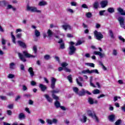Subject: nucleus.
Masks as SVG:
<instances>
[{"mask_svg": "<svg viewBox=\"0 0 125 125\" xmlns=\"http://www.w3.org/2000/svg\"><path fill=\"white\" fill-rule=\"evenodd\" d=\"M26 10H27V11H31V12H37V13H41L42 12V11L38 10L37 7L34 6H30L29 5L27 6Z\"/></svg>", "mask_w": 125, "mask_h": 125, "instance_id": "obj_1", "label": "nucleus"}, {"mask_svg": "<svg viewBox=\"0 0 125 125\" xmlns=\"http://www.w3.org/2000/svg\"><path fill=\"white\" fill-rule=\"evenodd\" d=\"M87 114L89 117H91V118H93L94 120H95V121L98 123L99 122V120H98V118H97V116H96V115H95V112L94 111H91V110H88Z\"/></svg>", "mask_w": 125, "mask_h": 125, "instance_id": "obj_2", "label": "nucleus"}, {"mask_svg": "<svg viewBox=\"0 0 125 125\" xmlns=\"http://www.w3.org/2000/svg\"><path fill=\"white\" fill-rule=\"evenodd\" d=\"M85 93H87L88 95H91V93L87 90H84V89H82L81 91H80L78 95L79 96H84V95H85Z\"/></svg>", "mask_w": 125, "mask_h": 125, "instance_id": "obj_3", "label": "nucleus"}, {"mask_svg": "<svg viewBox=\"0 0 125 125\" xmlns=\"http://www.w3.org/2000/svg\"><path fill=\"white\" fill-rule=\"evenodd\" d=\"M99 49L100 52L95 51L93 52V54L95 55H99L100 58H103V57H105V54L101 53V52H102V48L100 47L99 48Z\"/></svg>", "mask_w": 125, "mask_h": 125, "instance_id": "obj_4", "label": "nucleus"}, {"mask_svg": "<svg viewBox=\"0 0 125 125\" xmlns=\"http://www.w3.org/2000/svg\"><path fill=\"white\" fill-rule=\"evenodd\" d=\"M94 36L95 39L98 40V41H101L102 39H103V35H102L100 32H95Z\"/></svg>", "mask_w": 125, "mask_h": 125, "instance_id": "obj_5", "label": "nucleus"}, {"mask_svg": "<svg viewBox=\"0 0 125 125\" xmlns=\"http://www.w3.org/2000/svg\"><path fill=\"white\" fill-rule=\"evenodd\" d=\"M118 20L120 23L121 27L125 28V18L123 17L118 18Z\"/></svg>", "mask_w": 125, "mask_h": 125, "instance_id": "obj_6", "label": "nucleus"}, {"mask_svg": "<svg viewBox=\"0 0 125 125\" xmlns=\"http://www.w3.org/2000/svg\"><path fill=\"white\" fill-rule=\"evenodd\" d=\"M69 55H73V54H74V53H75V52L77 50V49L74 46H70L69 47Z\"/></svg>", "mask_w": 125, "mask_h": 125, "instance_id": "obj_7", "label": "nucleus"}, {"mask_svg": "<svg viewBox=\"0 0 125 125\" xmlns=\"http://www.w3.org/2000/svg\"><path fill=\"white\" fill-rule=\"evenodd\" d=\"M62 29L65 31H67V30H72V26L69 24L68 23H65L64 25L62 26Z\"/></svg>", "mask_w": 125, "mask_h": 125, "instance_id": "obj_8", "label": "nucleus"}, {"mask_svg": "<svg viewBox=\"0 0 125 125\" xmlns=\"http://www.w3.org/2000/svg\"><path fill=\"white\" fill-rule=\"evenodd\" d=\"M23 54L26 57V58H36V56H34L29 54L27 51H23Z\"/></svg>", "mask_w": 125, "mask_h": 125, "instance_id": "obj_9", "label": "nucleus"}, {"mask_svg": "<svg viewBox=\"0 0 125 125\" xmlns=\"http://www.w3.org/2000/svg\"><path fill=\"white\" fill-rule=\"evenodd\" d=\"M88 102L90 105H93V104H97L98 101L97 100H95L91 97H89L88 99Z\"/></svg>", "mask_w": 125, "mask_h": 125, "instance_id": "obj_10", "label": "nucleus"}, {"mask_svg": "<svg viewBox=\"0 0 125 125\" xmlns=\"http://www.w3.org/2000/svg\"><path fill=\"white\" fill-rule=\"evenodd\" d=\"M18 55L20 60H21V61H22V62H26L27 61L26 59H25V57L24 56V55H23V54L21 53H18Z\"/></svg>", "mask_w": 125, "mask_h": 125, "instance_id": "obj_11", "label": "nucleus"}, {"mask_svg": "<svg viewBox=\"0 0 125 125\" xmlns=\"http://www.w3.org/2000/svg\"><path fill=\"white\" fill-rule=\"evenodd\" d=\"M51 87L52 89H54L55 88V83H56V79L52 77L51 80Z\"/></svg>", "mask_w": 125, "mask_h": 125, "instance_id": "obj_12", "label": "nucleus"}, {"mask_svg": "<svg viewBox=\"0 0 125 125\" xmlns=\"http://www.w3.org/2000/svg\"><path fill=\"white\" fill-rule=\"evenodd\" d=\"M80 121L83 124H84L86 123V121H87V117L85 115H83L80 118Z\"/></svg>", "mask_w": 125, "mask_h": 125, "instance_id": "obj_13", "label": "nucleus"}, {"mask_svg": "<svg viewBox=\"0 0 125 125\" xmlns=\"http://www.w3.org/2000/svg\"><path fill=\"white\" fill-rule=\"evenodd\" d=\"M108 4V1L107 0H103L100 3V5H101V7L102 8H104V7H106L107 6V5Z\"/></svg>", "mask_w": 125, "mask_h": 125, "instance_id": "obj_14", "label": "nucleus"}, {"mask_svg": "<svg viewBox=\"0 0 125 125\" xmlns=\"http://www.w3.org/2000/svg\"><path fill=\"white\" fill-rule=\"evenodd\" d=\"M44 97L45 98H46V100L48 101V102H49L50 103H52V101H53V99L51 98L49 95L47 94H44Z\"/></svg>", "mask_w": 125, "mask_h": 125, "instance_id": "obj_15", "label": "nucleus"}, {"mask_svg": "<svg viewBox=\"0 0 125 125\" xmlns=\"http://www.w3.org/2000/svg\"><path fill=\"white\" fill-rule=\"evenodd\" d=\"M39 87L43 92H44V91L47 89V87H46L45 85H43L42 84H40Z\"/></svg>", "mask_w": 125, "mask_h": 125, "instance_id": "obj_16", "label": "nucleus"}, {"mask_svg": "<svg viewBox=\"0 0 125 125\" xmlns=\"http://www.w3.org/2000/svg\"><path fill=\"white\" fill-rule=\"evenodd\" d=\"M58 42V43H60V48L62 49H64V48H65V44H64V42H63V40L62 39H60Z\"/></svg>", "mask_w": 125, "mask_h": 125, "instance_id": "obj_17", "label": "nucleus"}, {"mask_svg": "<svg viewBox=\"0 0 125 125\" xmlns=\"http://www.w3.org/2000/svg\"><path fill=\"white\" fill-rule=\"evenodd\" d=\"M28 73H29L30 77H31V78H33V77L35 76V72H34V70H33L32 67H29L28 68Z\"/></svg>", "mask_w": 125, "mask_h": 125, "instance_id": "obj_18", "label": "nucleus"}, {"mask_svg": "<svg viewBox=\"0 0 125 125\" xmlns=\"http://www.w3.org/2000/svg\"><path fill=\"white\" fill-rule=\"evenodd\" d=\"M18 42L19 45L21 46V47H23V48H27V46H26V44L22 42V41H18Z\"/></svg>", "mask_w": 125, "mask_h": 125, "instance_id": "obj_19", "label": "nucleus"}, {"mask_svg": "<svg viewBox=\"0 0 125 125\" xmlns=\"http://www.w3.org/2000/svg\"><path fill=\"white\" fill-rule=\"evenodd\" d=\"M9 68L11 70H14V69H15V68H16V65L15 64V63L12 62H11L9 64Z\"/></svg>", "mask_w": 125, "mask_h": 125, "instance_id": "obj_20", "label": "nucleus"}, {"mask_svg": "<svg viewBox=\"0 0 125 125\" xmlns=\"http://www.w3.org/2000/svg\"><path fill=\"white\" fill-rule=\"evenodd\" d=\"M117 10L119 13H120L121 15L125 16V11H124V9H122V8H118Z\"/></svg>", "mask_w": 125, "mask_h": 125, "instance_id": "obj_21", "label": "nucleus"}, {"mask_svg": "<svg viewBox=\"0 0 125 125\" xmlns=\"http://www.w3.org/2000/svg\"><path fill=\"white\" fill-rule=\"evenodd\" d=\"M47 2L42 0L39 3L38 5H39L40 6H44V5H47Z\"/></svg>", "mask_w": 125, "mask_h": 125, "instance_id": "obj_22", "label": "nucleus"}, {"mask_svg": "<svg viewBox=\"0 0 125 125\" xmlns=\"http://www.w3.org/2000/svg\"><path fill=\"white\" fill-rule=\"evenodd\" d=\"M19 120H23L25 119L26 116H25V114L23 113H21L19 114V117H18Z\"/></svg>", "mask_w": 125, "mask_h": 125, "instance_id": "obj_23", "label": "nucleus"}, {"mask_svg": "<svg viewBox=\"0 0 125 125\" xmlns=\"http://www.w3.org/2000/svg\"><path fill=\"white\" fill-rule=\"evenodd\" d=\"M7 5V1L5 0L0 1V6H1L2 7L3 6H6Z\"/></svg>", "mask_w": 125, "mask_h": 125, "instance_id": "obj_24", "label": "nucleus"}, {"mask_svg": "<svg viewBox=\"0 0 125 125\" xmlns=\"http://www.w3.org/2000/svg\"><path fill=\"white\" fill-rule=\"evenodd\" d=\"M115 119L116 118L115 117V115H111L108 117V120L110 121V122H114Z\"/></svg>", "mask_w": 125, "mask_h": 125, "instance_id": "obj_25", "label": "nucleus"}, {"mask_svg": "<svg viewBox=\"0 0 125 125\" xmlns=\"http://www.w3.org/2000/svg\"><path fill=\"white\" fill-rule=\"evenodd\" d=\"M54 105L56 108H57V109H58V108H60V106H61V104H60V102L58 101H55L54 103Z\"/></svg>", "mask_w": 125, "mask_h": 125, "instance_id": "obj_26", "label": "nucleus"}, {"mask_svg": "<svg viewBox=\"0 0 125 125\" xmlns=\"http://www.w3.org/2000/svg\"><path fill=\"white\" fill-rule=\"evenodd\" d=\"M93 80V77L92 76H91L90 77V85L92 87H96V86H95V85L92 83Z\"/></svg>", "mask_w": 125, "mask_h": 125, "instance_id": "obj_27", "label": "nucleus"}, {"mask_svg": "<svg viewBox=\"0 0 125 125\" xmlns=\"http://www.w3.org/2000/svg\"><path fill=\"white\" fill-rule=\"evenodd\" d=\"M13 9V11H16V8L14 7L12 5L9 4L7 6V9Z\"/></svg>", "mask_w": 125, "mask_h": 125, "instance_id": "obj_28", "label": "nucleus"}, {"mask_svg": "<svg viewBox=\"0 0 125 125\" xmlns=\"http://www.w3.org/2000/svg\"><path fill=\"white\" fill-rule=\"evenodd\" d=\"M85 65H86V66H88L89 67H91L92 68H94V67H95L94 63L91 62L85 63Z\"/></svg>", "mask_w": 125, "mask_h": 125, "instance_id": "obj_29", "label": "nucleus"}, {"mask_svg": "<svg viewBox=\"0 0 125 125\" xmlns=\"http://www.w3.org/2000/svg\"><path fill=\"white\" fill-rule=\"evenodd\" d=\"M85 16L87 18H91L92 17V14L90 12H87L85 14Z\"/></svg>", "mask_w": 125, "mask_h": 125, "instance_id": "obj_30", "label": "nucleus"}, {"mask_svg": "<svg viewBox=\"0 0 125 125\" xmlns=\"http://www.w3.org/2000/svg\"><path fill=\"white\" fill-rule=\"evenodd\" d=\"M107 11L109 13H113L115 12V9H114V8H112V7L108 8L107 9Z\"/></svg>", "mask_w": 125, "mask_h": 125, "instance_id": "obj_31", "label": "nucleus"}, {"mask_svg": "<svg viewBox=\"0 0 125 125\" xmlns=\"http://www.w3.org/2000/svg\"><path fill=\"white\" fill-rule=\"evenodd\" d=\"M73 90L76 94H78L79 93V88L77 87H73Z\"/></svg>", "mask_w": 125, "mask_h": 125, "instance_id": "obj_32", "label": "nucleus"}, {"mask_svg": "<svg viewBox=\"0 0 125 125\" xmlns=\"http://www.w3.org/2000/svg\"><path fill=\"white\" fill-rule=\"evenodd\" d=\"M93 6L95 9H97L99 6V3L98 2H95L93 4Z\"/></svg>", "mask_w": 125, "mask_h": 125, "instance_id": "obj_33", "label": "nucleus"}, {"mask_svg": "<svg viewBox=\"0 0 125 125\" xmlns=\"http://www.w3.org/2000/svg\"><path fill=\"white\" fill-rule=\"evenodd\" d=\"M67 78L69 83H73V78H72V75H68Z\"/></svg>", "mask_w": 125, "mask_h": 125, "instance_id": "obj_34", "label": "nucleus"}, {"mask_svg": "<svg viewBox=\"0 0 125 125\" xmlns=\"http://www.w3.org/2000/svg\"><path fill=\"white\" fill-rule=\"evenodd\" d=\"M11 38H12V42L14 43H16V39H15V36L13 35V33L12 32L11 33Z\"/></svg>", "mask_w": 125, "mask_h": 125, "instance_id": "obj_35", "label": "nucleus"}, {"mask_svg": "<svg viewBox=\"0 0 125 125\" xmlns=\"http://www.w3.org/2000/svg\"><path fill=\"white\" fill-rule=\"evenodd\" d=\"M82 74H90V70H89V69L83 70L82 71Z\"/></svg>", "mask_w": 125, "mask_h": 125, "instance_id": "obj_36", "label": "nucleus"}, {"mask_svg": "<svg viewBox=\"0 0 125 125\" xmlns=\"http://www.w3.org/2000/svg\"><path fill=\"white\" fill-rule=\"evenodd\" d=\"M68 65V63L66 62H63L61 63V66L62 67V68H66Z\"/></svg>", "mask_w": 125, "mask_h": 125, "instance_id": "obj_37", "label": "nucleus"}, {"mask_svg": "<svg viewBox=\"0 0 125 125\" xmlns=\"http://www.w3.org/2000/svg\"><path fill=\"white\" fill-rule=\"evenodd\" d=\"M93 94H99L100 93V90L98 89H96L93 91Z\"/></svg>", "mask_w": 125, "mask_h": 125, "instance_id": "obj_38", "label": "nucleus"}, {"mask_svg": "<svg viewBox=\"0 0 125 125\" xmlns=\"http://www.w3.org/2000/svg\"><path fill=\"white\" fill-rule=\"evenodd\" d=\"M93 73H95L96 74H99L98 70L97 69H93L90 71V74H92Z\"/></svg>", "mask_w": 125, "mask_h": 125, "instance_id": "obj_39", "label": "nucleus"}, {"mask_svg": "<svg viewBox=\"0 0 125 125\" xmlns=\"http://www.w3.org/2000/svg\"><path fill=\"white\" fill-rule=\"evenodd\" d=\"M51 58V57L49 55H45L44 56V59H45V60H49Z\"/></svg>", "mask_w": 125, "mask_h": 125, "instance_id": "obj_40", "label": "nucleus"}, {"mask_svg": "<svg viewBox=\"0 0 125 125\" xmlns=\"http://www.w3.org/2000/svg\"><path fill=\"white\" fill-rule=\"evenodd\" d=\"M52 96L54 99L56 100V101H57V100H59V97H58V96H56L55 94H52Z\"/></svg>", "mask_w": 125, "mask_h": 125, "instance_id": "obj_41", "label": "nucleus"}, {"mask_svg": "<svg viewBox=\"0 0 125 125\" xmlns=\"http://www.w3.org/2000/svg\"><path fill=\"white\" fill-rule=\"evenodd\" d=\"M122 124V120L119 119L115 123V125H120Z\"/></svg>", "mask_w": 125, "mask_h": 125, "instance_id": "obj_42", "label": "nucleus"}, {"mask_svg": "<svg viewBox=\"0 0 125 125\" xmlns=\"http://www.w3.org/2000/svg\"><path fill=\"white\" fill-rule=\"evenodd\" d=\"M46 123H47L48 125H52V120L47 119L46 120Z\"/></svg>", "mask_w": 125, "mask_h": 125, "instance_id": "obj_43", "label": "nucleus"}, {"mask_svg": "<svg viewBox=\"0 0 125 125\" xmlns=\"http://www.w3.org/2000/svg\"><path fill=\"white\" fill-rule=\"evenodd\" d=\"M60 90L59 89H57V90H53V91H51L52 93V94H55V93H59Z\"/></svg>", "mask_w": 125, "mask_h": 125, "instance_id": "obj_44", "label": "nucleus"}, {"mask_svg": "<svg viewBox=\"0 0 125 125\" xmlns=\"http://www.w3.org/2000/svg\"><path fill=\"white\" fill-rule=\"evenodd\" d=\"M52 124H55V125H57L58 123V120L56 119H53L52 120Z\"/></svg>", "mask_w": 125, "mask_h": 125, "instance_id": "obj_45", "label": "nucleus"}, {"mask_svg": "<svg viewBox=\"0 0 125 125\" xmlns=\"http://www.w3.org/2000/svg\"><path fill=\"white\" fill-rule=\"evenodd\" d=\"M112 54L114 56H117V55H118V51H117V50H116V49H114L113 50Z\"/></svg>", "mask_w": 125, "mask_h": 125, "instance_id": "obj_46", "label": "nucleus"}, {"mask_svg": "<svg viewBox=\"0 0 125 125\" xmlns=\"http://www.w3.org/2000/svg\"><path fill=\"white\" fill-rule=\"evenodd\" d=\"M33 51H34L35 54H37L38 51V48H37V46H34Z\"/></svg>", "mask_w": 125, "mask_h": 125, "instance_id": "obj_47", "label": "nucleus"}, {"mask_svg": "<svg viewBox=\"0 0 125 125\" xmlns=\"http://www.w3.org/2000/svg\"><path fill=\"white\" fill-rule=\"evenodd\" d=\"M83 42H82L81 41H78L75 44V45L76 46L78 45H81V44H83Z\"/></svg>", "mask_w": 125, "mask_h": 125, "instance_id": "obj_48", "label": "nucleus"}, {"mask_svg": "<svg viewBox=\"0 0 125 125\" xmlns=\"http://www.w3.org/2000/svg\"><path fill=\"white\" fill-rule=\"evenodd\" d=\"M76 82L79 86H83V84L79 81V79H78V78L76 79Z\"/></svg>", "mask_w": 125, "mask_h": 125, "instance_id": "obj_49", "label": "nucleus"}, {"mask_svg": "<svg viewBox=\"0 0 125 125\" xmlns=\"http://www.w3.org/2000/svg\"><path fill=\"white\" fill-rule=\"evenodd\" d=\"M31 96H32V95L30 94H24L23 95V97H26V98H29V97H31Z\"/></svg>", "mask_w": 125, "mask_h": 125, "instance_id": "obj_50", "label": "nucleus"}, {"mask_svg": "<svg viewBox=\"0 0 125 125\" xmlns=\"http://www.w3.org/2000/svg\"><path fill=\"white\" fill-rule=\"evenodd\" d=\"M105 10H101L99 12V15L101 16H103V15H104V12H105Z\"/></svg>", "mask_w": 125, "mask_h": 125, "instance_id": "obj_51", "label": "nucleus"}, {"mask_svg": "<svg viewBox=\"0 0 125 125\" xmlns=\"http://www.w3.org/2000/svg\"><path fill=\"white\" fill-rule=\"evenodd\" d=\"M15 76L14 74H10L8 75V78L9 79H13V78H14Z\"/></svg>", "mask_w": 125, "mask_h": 125, "instance_id": "obj_52", "label": "nucleus"}, {"mask_svg": "<svg viewBox=\"0 0 125 125\" xmlns=\"http://www.w3.org/2000/svg\"><path fill=\"white\" fill-rule=\"evenodd\" d=\"M66 11H67L68 12H70V13H74V10H73V9H72L67 8L66 9Z\"/></svg>", "mask_w": 125, "mask_h": 125, "instance_id": "obj_53", "label": "nucleus"}, {"mask_svg": "<svg viewBox=\"0 0 125 125\" xmlns=\"http://www.w3.org/2000/svg\"><path fill=\"white\" fill-rule=\"evenodd\" d=\"M20 67H21V70L22 71L25 70V66H24V65L23 64H21Z\"/></svg>", "mask_w": 125, "mask_h": 125, "instance_id": "obj_54", "label": "nucleus"}, {"mask_svg": "<svg viewBox=\"0 0 125 125\" xmlns=\"http://www.w3.org/2000/svg\"><path fill=\"white\" fill-rule=\"evenodd\" d=\"M47 34H48V37L49 38H51V37H52V35H53V33L51 32H48Z\"/></svg>", "mask_w": 125, "mask_h": 125, "instance_id": "obj_55", "label": "nucleus"}, {"mask_svg": "<svg viewBox=\"0 0 125 125\" xmlns=\"http://www.w3.org/2000/svg\"><path fill=\"white\" fill-rule=\"evenodd\" d=\"M64 71H65V72H66L67 73H70L71 72V69L67 68V67H65L64 68Z\"/></svg>", "mask_w": 125, "mask_h": 125, "instance_id": "obj_56", "label": "nucleus"}, {"mask_svg": "<svg viewBox=\"0 0 125 125\" xmlns=\"http://www.w3.org/2000/svg\"><path fill=\"white\" fill-rule=\"evenodd\" d=\"M1 42H2V44H3V45H5V43L6 42V41L4 40V39L2 38Z\"/></svg>", "mask_w": 125, "mask_h": 125, "instance_id": "obj_57", "label": "nucleus"}, {"mask_svg": "<svg viewBox=\"0 0 125 125\" xmlns=\"http://www.w3.org/2000/svg\"><path fill=\"white\" fill-rule=\"evenodd\" d=\"M82 8H86L87 9V8H88V7H87V5H86V4H82Z\"/></svg>", "mask_w": 125, "mask_h": 125, "instance_id": "obj_58", "label": "nucleus"}, {"mask_svg": "<svg viewBox=\"0 0 125 125\" xmlns=\"http://www.w3.org/2000/svg\"><path fill=\"white\" fill-rule=\"evenodd\" d=\"M71 6H77V2H71Z\"/></svg>", "mask_w": 125, "mask_h": 125, "instance_id": "obj_59", "label": "nucleus"}, {"mask_svg": "<svg viewBox=\"0 0 125 125\" xmlns=\"http://www.w3.org/2000/svg\"><path fill=\"white\" fill-rule=\"evenodd\" d=\"M27 89H28V88L27 87V86L25 85H23L22 90H23V91H25V90H27Z\"/></svg>", "mask_w": 125, "mask_h": 125, "instance_id": "obj_60", "label": "nucleus"}, {"mask_svg": "<svg viewBox=\"0 0 125 125\" xmlns=\"http://www.w3.org/2000/svg\"><path fill=\"white\" fill-rule=\"evenodd\" d=\"M30 84L31 85L34 86V85H36V84H37V83L34 81H32L30 82Z\"/></svg>", "mask_w": 125, "mask_h": 125, "instance_id": "obj_61", "label": "nucleus"}, {"mask_svg": "<svg viewBox=\"0 0 125 125\" xmlns=\"http://www.w3.org/2000/svg\"><path fill=\"white\" fill-rule=\"evenodd\" d=\"M7 114L9 116H11L12 115V111H11V110H7Z\"/></svg>", "mask_w": 125, "mask_h": 125, "instance_id": "obj_62", "label": "nucleus"}, {"mask_svg": "<svg viewBox=\"0 0 125 125\" xmlns=\"http://www.w3.org/2000/svg\"><path fill=\"white\" fill-rule=\"evenodd\" d=\"M35 37H37V38H38V37H40L41 34L40 33V32H35Z\"/></svg>", "mask_w": 125, "mask_h": 125, "instance_id": "obj_63", "label": "nucleus"}, {"mask_svg": "<svg viewBox=\"0 0 125 125\" xmlns=\"http://www.w3.org/2000/svg\"><path fill=\"white\" fill-rule=\"evenodd\" d=\"M119 40H120V41H122V42H125V40L122 36H119Z\"/></svg>", "mask_w": 125, "mask_h": 125, "instance_id": "obj_64", "label": "nucleus"}]
</instances>
